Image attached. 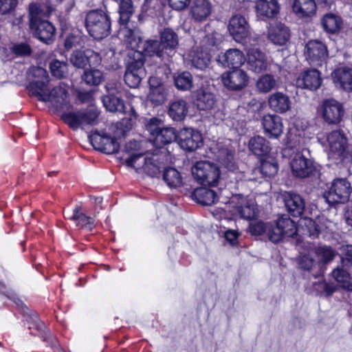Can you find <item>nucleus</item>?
Listing matches in <instances>:
<instances>
[{"label": "nucleus", "instance_id": "33", "mask_svg": "<svg viewBox=\"0 0 352 352\" xmlns=\"http://www.w3.org/2000/svg\"><path fill=\"white\" fill-rule=\"evenodd\" d=\"M188 113V105L184 99H177L170 102L168 116L175 121H182Z\"/></svg>", "mask_w": 352, "mask_h": 352}, {"label": "nucleus", "instance_id": "55", "mask_svg": "<svg viewBox=\"0 0 352 352\" xmlns=\"http://www.w3.org/2000/svg\"><path fill=\"white\" fill-rule=\"evenodd\" d=\"M266 233L269 240L274 243L280 242L285 237L276 223L267 226Z\"/></svg>", "mask_w": 352, "mask_h": 352}, {"label": "nucleus", "instance_id": "48", "mask_svg": "<svg viewBox=\"0 0 352 352\" xmlns=\"http://www.w3.org/2000/svg\"><path fill=\"white\" fill-rule=\"evenodd\" d=\"M81 78L88 85L97 86L101 83L104 77L99 69H87L84 71Z\"/></svg>", "mask_w": 352, "mask_h": 352}, {"label": "nucleus", "instance_id": "21", "mask_svg": "<svg viewBox=\"0 0 352 352\" xmlns=\"http://www.w3.org/2000/svg\"><path fill=\"white\" fill-rule=\"evenodd\" d=\"M321 82L320 74L316 69L303 72L296 80L298 87L309 90H316L320 87Z\"/></svg>", "mask_w": 352, "mask_h": 352}, {"label": "nucleus", "instance_id": "36", "mask_svg": "<svg viewBox=\"0 0 352 352\" xmlns=\"http://www.w3.org/2000/svg\"><path fill=\"white\" fill-rule=\"evenodd\" d=\"M192 197L199 204L208 206L214 204L218 199L217 192L206 187L195 188Z\"/></svg>", "mask_w": 352, "mask_h": 352}, {"label": "nucleus", "instance_id": "13", "mask_svg": "<svg viewBox=\"0 0 352 352\" xmlns=\"http://www.w3.org/2000/svg\"><path fill=\"white\" fill-rule=\"evenodd\" d=\"M105 89L107 94L102 96V100L106 109L110 112H124L125 107L117 84L107 83Z\"/></svg>", "mask_w": 352, "mask_h": 352}, {"label": "nucleus", "instance_id": "41", "mask_svg": "<svg viewBox=\"0 0 352 352\" xmlns=\"http://www.w3.org/2000/svg\"><path fill=\"white\" fill-rule=\"evenodd\" d=\"M276 223L285 237H292L296 234L297 228L295 222L288 215H282L277 219Z\"/></svg>", "mask_w": 352, "mask_h": 352}, {"label": "nucleus", "instance_id": "44", "mask_svg": "<svg viewBox=\"0 0 352 352\" xmlns=\"http://www.w3.org/2000/svg\"><path fill=\"white\" fill-rule=\"evenodd\" d=\"M168 89L164 85L151 86L148 96V100L155 105H160L166 100Z\"/></svg>", "mask_w": 352, "mask_h": 352}, {"label": "nucleus", "instance_id": "2", "mask_svg": "<svg viewBox=\"0 0 352 352\" xmlns=\"http://www.w3.org/2000/svg\"><path fill=\"white\" fill-rule=\"evenodd\" d=\"M146 126L150 134L149 141L155 148H163L164 146L177 139L175 129L173 127L165 126L163 121L159 118H150Z\"/></svg>", "mask_w": 352, "mask_h": 352}, {"label": "nucleus", "instance_id": "23", "mask_svg": "<svg viewBox=\"0 0 352 352\" xmlns=\"http://www.w3.org/2000/svg\"><path fill=\"white\" fill-rule=\"evenodd\" d=\"M336 86L346 91H352V68L341 67L332 74Z\"/></svg>", "mask_w": 352, "mask_h": 352}, {"label": "nucleus", "instance_id": "16", "mask_svg": "<svg viewBox=\"0 0 352 352\" xmlns=\"http://www.w3.org/2000/svg\"><path fill=\"white\" fill-rule=\"evenodd\" d=\"M30 28L36 38L44 43L50 44L56 36V28L54 25L44 19L30 25Z\"/></svg>", "mask_w": 352, "mask_h": 352}, {"label": "nucleus", "instance_id": "25", "mask_svg": "<svg viewBox=\"0 0 352 352\" xmlns=\"http://www.w3.org/2000/svg\"><path fill=\"white\" fill-rule=\"evenodd\" d=\"M248 64L250 70L255 73L265 70L268 65L265 54L257 48H251L248 50Z\"/></svg>", "mask_w": 352, "mask_h": 352}, {"label": "nucleus", "instance_id": "24", "mask_svg": "<svg viewBox=\"0 0 352 352\" xmlns=\"http://www.w3.org/2000/svg\"><path fill=\"white\" fill-rule=\"evenodd\" d=\"M212 5L209 0H194L190 10L192 19L196 22H202L210 15Z\"/></svg>", "mask_w": 352, "mask_h": 352}, {"label": "nucleus", "instance_id": "57", "mask_svg": "<svg viewBox=\"0 0 352 352\" xmlns=\"http://www.w3.org/2000/svg\"><path fill=\"white\" fill-rule=\"evenodd\" d=\"M260 172L265 177H273L278 172V164L276 162L263 161L261 164Z\"/></svg>", "mask_w": 352, "mask_h": 352}, {"label": "nucleus", "instance_id": "63", "mask_svg": "<svg viewBox=\"0 0 352 352\" xmlns=\"http://www.w3.org/2000/svg\"><path fill=\"white\" fill-rule=\"evenodd\" d=\"M88 65H98L102 63L100 54L91 49H87Z\"/></svg>", "mask_w": 352, "mask_h": 352}, {"label": "nucleus", "instance_id": "29", "mask_svg": "<svg viewBox=\"0 0 352 352\" xmlns=\"http://www.w3.org/2000/svg\"><path fill=\"white\" fill-rule=\"evenodd\" d=\"M144 55L140 50L130 51L128 53L127 71L146 75L144 65Z\"/></svg>", "mask_w": 352, "mask_h": 352}, {"label": "nucleus", "instance_id": "28", "mask_svg": "<svg viewBox=\"0 0 352 352\" xmlns=\"http://www.w3.org/2000/svg\"><path fill=\"white\" fill-rule=\"evenodd\" d=\"M246 58L243 53L238 49H230L219 56V60L225 66L232 69L240 68Z\"/></svg>", "mask_w": 352, "mask_h": 352}, {"label": "nucleus", "instance_id": "10", "mask_svg": "<svg viewBox=\"0 0 352 352\" xmlns=\"http://www.w3.org/2000/svg\"><path fill=\"white\" fill-rule=\"evenodd\" d=\"M250 78L247 72L240 68L232 69L221 75L223 86L230 91H241L249 83Z\"/></svg>", "mask_w": 352, "mask_h": 352}, {"label": "nucleus", "instance_id": "60", "mask_svg": "<svg viewBox=\"0 0 352 352\" xmlns=\"http://www.w3.org/2000/svg\"><path fill=\"white\" fill-rule=\"evenodd\" d=\"M17 2V0H0V14H6L13 11Z\"/></svg>", "mask_w": 352, "mask_h": 352}, {"label": "nucleus", "instance_id": "22", "mask_svg": "<svg viewBox=\"0 0 352 352\" xmlns=\"http://www.w3.org/2000/svg\"><path fill=\"white\" fill-rule=\"evenodd\" d=\"M267 104L270 109L278 113H285L289 111L292 107L289 97L281 91H276L270 95Z\"/></svg>", "mask_w": 352, "mask_h": 352}, {"label": "nucleus", "instance_id": "34", "mask_svg": "<svg viewBox=\"0 0 352 352\" xmlns=\"http://www.w3.org/2000/svg\"><path fill=\"white\" fill-rule=\"evenodd\" d=\"M289 38L288 28L283 24H277L272 27L268 32V38L278 45H285Z\"/></svg>", "mask_w": 352, "mask_h": 352}, {"label": "nucleus", "instance_id": "52", "mask_svg": "<svg viewBox=\"0 0 352 352\" xmlns=\"http://www.w3.org/2000/svg\"><path fill=\"white\" fill-rule=\"evenodd\" d=\"M147 161L144 172L151 177L157 176L162 168V164L159 162L157 153H154L151 157H148Z\"/></svg>", "mask_w": 352, "mask_h": 352}, {"label": "nucleus", "instance_id": "5", "mask_svg": "<svg viewBox=\"0 0 352 352\" xmlns=\"http://www.w3.org/2000/svg\"><path fill=\"white\" fill-rule=\"evenodd\" d=\"M218 161L224 170H222V179L228 182L232 188V184L235 185L239 181L242 180L243 174L238 170L234 160V153L228 148H222L219 151Z\"/></svg>", "mask_w": 352, "mask_h": 352}, {"label": "nucleus", "instance_id": "42", "mask_svg": "<svg viewBox=\"0 0 352 352\" xmlns=\"http://www.w3.org/2000/svg\"><path fill=\"white\" fill-rule=\"evenodd\" d=\"M65 216L67 217L69 219L76 222V225L80 227L89 226V229H92L94 219L91 217L87 216L81 212L80 207L76 206L73 210V214L70 215L68 211L65 212Z\"/></svg>", "mask_w": 352, "mask_h": 352}, {"label": "nucleus", "instance_id": "31", "mask_svg": "<svg viewBox=\"0 0 352 352\" xmlns=\"http://www.w3.org/2000/svg\"><path fill=\"white\" fill-rule=\"evenodd\" d=\"M256 10L261 16L273 18L278 14L280 5L278 0H257Z\"/></svg>", "mask_w": 352, "mask_h": 352}, {"label": "nucleus", "instance_id": "8", "mask_svg": "<svg viewBox=\"0 0 352 352\" xmlns=\"http://www.w3.org/2000/svg\"><path fill=\"white\" fill-rule=\"evenodd\" d=\"M352 192L351 184L346 179L340 178L333 180L329 190L324 197L329 205L344 204L349 201Z\"/></svg>", "mask_w": 352, "mask_h": 352}, {"label": "nucleus", "instance_id": "64", "mask_svg": "<svg viewBox=\"0 0 352 352\" xmlns=\"http://www.w3.org/2000/svg\"><path fill=\"white\" fill-rule=\"evenodd\" d=\"M190 0H168L169 6L174 10H182L189 4Z\"/></svg>", "mask_w": 352, "mask_h": 352}, {"label": "nucleus", "instance_id": "4", "mask_svg": "<svg viewBox=\"0 0 352 352\" xmlns=\"http://www.w3.org/2000/svg\"><path fill=\"white\" fill-rule=\"evenodd\" d=\"M290 165L292 174L298 178L308 177L316 170L314 162L307 148L294 152L291 155Z\"/></svg>", "mask_w": 352, "mask_h": 352}, {"label": "nucleus", "instance_id": "11", "mask_svg": "<svg viewBox=\"0 0 352 352\" xmlns=\"http://www.w3.org/2000/svg\"><path fill=\"white\" fill-rule=\"evenodd\" d=\"M28 77L30 81L28 89L38 98L48 87L50 82L48 73L43 67H32L28 72Z\"/></svg>", "mask_w": 352, "mask_h": 352}, {"label": "nucleus", "instance_id": "61", "mask_svg": "<svg viewBox=\"0 0 352 352\" xmlns=\"http://www.w3.org/2000/svg\"><path fill=\"white\" fill-rule=\"evenodd\" d=\"M267 226L262 221H254L250 223L248 231L253 235L259 236L266 232Z\"/></svg>", "mask_w": 352, "mask_h": 352}, {"label": "nucleus", "instance_id": "32", "mask_svg": "<svg viewBox=\"0 0 352 352\" xmlns=\"http://www.w3.org/2000/svg\"><path fill=\"white\" fill-rule=\"evenodd\" d=\"M311 252L317 257L318 266L328 264L334 259L336 255V251L327 245L314 246L311 248Z\"/></svg>", "mask_w": 352, "mask_h": 352}, {"label": "nucleus", "instance_id": "40", "mask_svg": "<svg viewBox=\"0 0 352 352\" xmlns=\"http://www.w3.org/2000/svg\"><path fill=\"white\" fill-rule=\"evenodd\" d=\"M162 178L167 186L171 188L180 187L182 184V177L180 173L173 167L164 168Z\"/></svg>", "mask_w": 352, "mask_h": 352}, {"label": "nucleus", "instance_id": "58", "mask_svg": "<svg viewBox=\"0 0 352 352\" xmlns=\"http://www.w3.org/2000/svg\"><path fill=\"white\" fill-rule=\"evenodd\" d=\"M10 50L17 56H25L30 55L32 49L26 43H19L13 44Z\"/></svg>", "mask_w": 352, "mask_h": 352}, {"label": "nucleus", "instance_id": "49", "mask_svg": "<svg viewBox=\"0 0 352 352\" xmlns=\"http://www.w3.org/2000/svg\"><path fill=\"white\" fill-rule=\"evenodd\" d=\"M322 25L327 32L334 33L338 31L342 25L340 18L333 14H327L324 16Z\"/></svg>", "mask_w": 352, "mask_h": 352}, {"label": "nucleus", "instance_id": "3", "mask_svg": "<svg viewBox=\"0 0 352 352\" xmlns=\"http://www.w3.org/2000/svg\"><path fill=\"white\" fill-rule=\"evenodd\" d=\"M117 132L113 138L106 134H101L96 131L89 136L90 142L95 149L102 151L106 154H113L118 152L120 148V143L117 139L124 137L126 131L122 129V124H116V126Z\"/></svg>", "mask_w": 352, "mask_h": 352}, {"label": "nucleus", "instance_id": "27", "mask_svg": "<svg viewBox=\"0 0 352 352\" xmlns=\"http://www.w3.org/2000/svg\"><path fill=\"white\" fill-rule=\"evenodd\" d=\"M216 97L207 89L201 88L195 92L194 103L201 111L212 109L216 103Z\"/></svg>", "mask_w": 352, "mask_h": 352}, {"label": "nucleus", "instance_id": "17", "mask_svg": "<svg viewBox=\"0 0 352 352\" xmlns=\"http://www.w3.org/2000/svg\"><path fill=\"white\" fill-rule=\"evenodd\" d=\"M329 147V155L334 158L342 157L347 146V138L340 129L329 133L327 137Z\"/></svg>", "mask_w": 352, "mask_h": 352}, {"label": "nucleus", "instance_id": "39", "mask_svg": "<svg viewBox=\"0 0 352 352\" xmlns=\"http://www.w3.org/2000/svg\"><path fill=\"white\" fill-rule=\"evenodd\" d=\"M118 2L119 23L126 25L134 13L132 0H117Z\"/></svg>", "mask_w": 352, "mask_h": 352}, {"label": "nucleus", "instance_id": "37", "mask_svg": "<svg viewBox=\"0 0 352 352\" xmlns=\"http://www.w3.org/2000/svg\"><path fill=\"white\" fill-rule=\"evenodd\" d=\"M277 78L270 74L261 75L256 82V89L260 94H267L278 88Z\"/></svg>", "mask_w": 352, "mask_h": 352}, {"label": "nucleus", "instance_id": "38", "mask_svg": "<svg viewBox=\"0 0 352 352\" xmlns=\"http://www.w3.org/2000/svg\"><path fill=\"white\" fill-rule=\"evenodd\" d=\"M173 81L175 87L180 91H190L193 87V77L186 71L174 74Z\"/></svg>", "mask_w": 352, "mask_h": 352}, {"label": "nucleus", "instance_id": "20", "mask_svg": "<svg viewBox=\"0 0 352 352\" xmlns=\"http://www.w3.org/2000/svg\"><path fill=\"white\" fill-rule=\"evenodd\" d=\"M261 123L266 135L269 138H278L283 133L282 119L276 114L265 115Z\"/></svg>", "mask_w": 352, "mask_h": 352}, {"label": "nucleus", "instance_id": "15", "mask_svg": "<svg viewBox=\"0 0 352 352\" xmlns=\"http://www.w3.org/2000/svg\"><path fill=\"white\" fill-rule=\"evenodd\" d=\"M68 92L61 85L54 87L52 89L47 87L38 98L43 102H50L56 109H63L67 102Z\"/></svg>", "mask_w": 352, "mask_h": 352}, {"label": "nucleus", "instance_id": "12", "mask_svg": "<svg viewBox=\"0 0 352 352\" xmlns=\"http://www.w3.org/2000/svg\"><path fill=\"white\" fill-rule=\"evenodd\" d=\"M305 54L311 65L321 66L325 62L328 51L327 46L318 40L309 41L305 45Z\"/></svg>", "mask_w": 352, "mask_h": 352}, {"label": "nucleus", "instance_id": "43", "mask_svg": "<svg viewBox=\"0 0 352 352\" xmlns=\"http://www.w3.org/2000/svg\"><path fill=\"white\" fill-rule=\"evenodd\" d=\"M141 49L148 56H157L162 59L166 57L161 43L158 40L148 39L144 41Z\"/></svg>", "mask_w": 352, "mask_h": 352}, {"label": "nucleus", "instance_id": "51", "mask_svg": "<svg viewBox=\"0 0 352 352\" xmlns=\"http://www.w3.org/2000/svg\"><path fill=\"white\" fill-rule=\"evenodd\" d=\"M314 254L311 252V248L307 253L301 255L298 261L300 268L307 271H311L314 269L318 265V261L314 258Z\"/></svg>", "mask_w": 352, "mask_h": 352}, {"label": "nucleus", "instance_id": "35", "mask_svg": "<svg viewBox=\"0 0 352 352\" xmlns=\"http://www.w3.org/2000/svg\"><path fill=\"white\" fill-rule=\"evenodd\" d=\"M248 148L254 155L258 157L267 155L271 150L269 142L259 135L249 140Z\"/></svg>", "mask_w": 352, "mask_h": 352}, {"label": "nucleus", "instance_id": "59", "mask_svg": "<svg viewBox=\"0 0 352 352\" xmlns=\"http://www.w3.org/2000/svg\"><path fill=\"white\" fill-rule=\"evenodd\" d=\"M41 13L42 10L40 5L36 3H31L29 5L30 25L41 20Z\"/></svg>", "mask_w": 352, "mask_h": 352}, {"label": "nucleus", "instance_id": "18", "mask_svg": "<svg viewBox=\"0 0 352 352\" xmlns=\"http://www.w3.org/2000/svg\"><path fill=\"white\" fill-rule=\"evenodd\" d=\"M177 139L181 148L188 151H195L202 144L201 133L192 129H183Z\"/></svg>", "mask_w": 352, "mask_h": 352}, {"label": "nucleus", "instance_id": "47", "mask_svg": "<svg viewBox=\"0 0 352 352\" xmlns=\"http://www.w3.org/2000/svg\"><path fill=\"white\" fill-rule=\"evenodd\" d=\"M332 276L342 288L349 291L352 290L351 276L346 270L338 266L333 270Z\"/></svg>", "mask_w": 352, "mask_h": 352}, {"label": "nucleus", "instance_id": "6", "mask_svg": "<svg viewBox=\"0 0 352 352\" xmlns=\"http://www.w3.org/2000/svg\"><path fill=\"white\" fill-rule=\"evenodd\" d=\"M195 179L201 184L214 186L221 178V170L216 164L206 162H197L192 168Z\"/></svg>", "mask_w": 352, "mask_h": 352}, {"label": "nucleus", "instance_id": "53", "mask_svg": "<svg viewBox=\"0 0 352 352\" xmlns=\"http://www.w3.org/2000/svg\"><path fill=\"white\" fill-rule=\"evenodd\" d=\"M148 156L144 154H132L131 156L126 160L127 166L134 168L137 171L143 170L144 171Z\"/></svg>", "mask_w": 352, "mask_h": 352}, {"label": "nucleus", "instance_id": "56", "mask_svg": "<svg viewBox=\"0 0 352 352\" xmlns=\"http://www.w3.org/2000/svg\"><path fill=\"white\" fill-rule=\"evenodd\" d=\"M144 77H146V75H140V74L127 70H126L124 76L126 84L132 88L137 87Z\"/></svg>", "mask_w": 352, "mask_h": 352}, {"label": "nucleus", "instance_id": "45", "mask_svg": "<svg viewBox=\"0 0 352 352\" xmlns=\"http://www.w3.org/2000/svg\"><path fill=\"white\" fill-rule=\"evenodd\" d=\"M192 66L198 69L203 70L208 67L210 62V54L204 50L193 51L190 54Z\"/></svg>", "mask_w": 352, "mask_h": 352}, {"label": "nucleus", "instance_id": "30", "mask_svg": "<svg viewBox=\"0 0 352 352\" xmlns=\"http://www.w3.org/2000/svg\"><path fill=\"white\" fill-rule=\"evenodd\" d=\"M292 10L298 17H310L316 13V4L314 0H294Z\"/></svg>", "mask_w": 352, "mask_h": 352}, {"label": "nucleus", "instance_id": "7", "mask_svg": "<svg viewBox=\"0 0 352 352\" xmlns=\"http://www.w3.org/2000/svg\"><path fill=\"white\" fill-rule=\"evenodd\" d=\"M99 112L96 107H90L88 109L76 112H69L62 116L63 120L73 129L85 125H93L97 122Z\"/></svg>", "mask_w": 352, "mask_h": 352}, {"label": "nucleus", "instance_id": "50", "mask_svg": "<svg viewBox=\"0 0 352 352\" xmlns=\"http://www.w3.org/2000/svg\"><path fill=\"white\" fill-rule=\"evenodd\" d=\"M50 69L52 76L57 78H63L68 73L67 63L56 59L50 63Z\"/></svg>", "mask_w": 352, "mask_h": 352}, {"label": "nucleus", "instance_id": "46", "mask_svg": "<svg viewBox=\"0 0 352 352\" xmlns=\"http://www.w3.org/2000/svg\"><path fill=\"white\" fill-rule=\"evenodd\" d=\"M123 34L124 41L127 46L131 49V51L140 50L142 40L138 32L131 29L125 28L123 30Z\"/></svg>", "mask_w": 352, "mask_h": 352}, {"label": "nucleus", "instance_id": "62", "mask_svg": "<svg viewBox=\"0 0 352 352\" xmlns=\"http://www.w3.org/2000/svg\"><path fill=\"white\" fill-rule=\"evenodd\" d=\"M241 217L244 219H252L256 216V210L253 206L244 205L239 210Z\"/></svg>", "mask_w": 352, "mask_h": 352}, {"label": "nucleus", "instance_id": "1", "mask_svg": "<svg viewBox=\"0 0 352 352\" xmlns=\"http://www.w3.org/2000/svg\"><path fill=\"white\" fill-rule=\"evenodd\" d=\"M85 26L89 34L95 39L101 40L111 32L110 13L106 9L88 11L85 17Z\"/></svg>", "mask_w": 352, "mask_h": 352}, {"label": "nucleus", "instance_id": "54", "mask_svg": "<svg viewBox=\"0 0 352 352\" xmlns=\"http://www.w3.org/2000/svg\"><path fill=\"white\" fill-rule=\"evenodd\" d=\"M69 60L71 63L74 67L77 68H85L87 65H88L87 50L83 51H74L71 54Z\"/></svg>", "mask_w": 352, "mask_h": 352}, {"label": "nucleus", "instance_id": "14", "mask_svg": "<svg viewBox=\"0 0 352 352\" xmlns=\"http://www.w3.org/2000/svg\"><path fill=\"white\" fill-rule=\"evenodd\" d=\"M228 31L236 42H242L250 35V25L244 16L234 14L229 20Z\"/></svg>", "mask_w": 352, "mask_h": 352}, {"label": "nucleus", "instance_id": "26", "mask_svg": "<svg viewBox=\"0 0 352 352\" xmlns=\"http://www.w3.org/2000/svg\"><path fill=\"white\" fill-rule=\"evenodd\" d=\"M160 43L165 52V56L170 57L177 48V34L170 28H165L160 34Z\"/></svg>", "mask_w": 352, "mask_h": 352}, {"label": "nucleus", "instance_id": "9", "mask_svg": "<svg viewBox=\"0 0 352 352\" xmlns=\"http://www.w3.org/2000/svg\"><path fill=\"white\" fill-rule=\"evenodd\" d=\"M344 113L342 104L333 98L324 100L318 108V116L328 124H339Z\"/></svg>", "mask_w": 352, "mask_h": 352}, {"label": "nucleus", "instance_id": "19", "mask_svg": "<svg viewBox=\"0 0 352 352\" xmlns=\"http://www.w3.org/2000/svg\"><path fill=\"white\" fill-rule=\"evenodd\" d=\"M283 201L287 212L293 217H300L305 210V203L298 194L285 192L283 195Z\"/></svg>", "mask_w": 352, "mask_h": 352}]
</instances>
